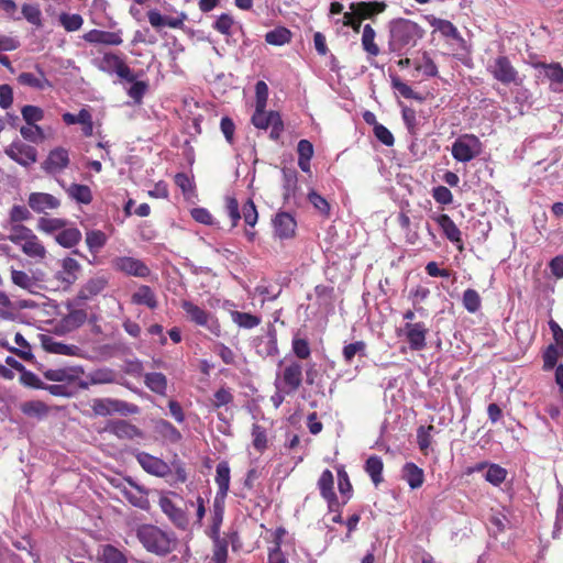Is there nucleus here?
<instances>
[{
    "mask_svg": "<svg viewBox=\"0 0 563 563\" xmlns=\"http://www.w3.org/2000/svg\"><path fill=\"white\" fill-rule=\"evenodd\" d=\"M135 536L147 552L162 558L176 551L179 545V539L173 530L152 523L140 525Z\"/></svg>",
    "mask_w": 563,
    "mask_h": 563,
    "instance_id": "obj_1",
    "label": "nucleus"
},
{
    "mask_svg": "<svg viewBox=\"0 0 563 563\" xmlns=\"http://www.w3.org/2000/svg\"><path fill=\"white\" fill-rule=\"evenodd\" d=\"M389 33L390 52L401 56L405 48L416 45L417 41L422 37L423 31L418 23L400 18L390 22Z\"/></svg>",
    "mask_w": 563,
    "mask_h": 563,
    "instance_id": "obj_2",
    "label": "nucleus"
},
{
    "mask_svg": "<svg viewBox=\"0 0 563 563\" xmlns=\"http://www.w3.org/2000/svg\"><path fill=\"white\" fill-rule=\"evenodd\" d=\"M489 75L503 85H521L522 80L519 77V71L512 65L508 56L499 55L490 60L486 67Z\"/></svg>",
    "mask_w": 563,
    "mask_h": 563,
    "instance_id": "obj_3",
    "label": "nucleus"
},
{
    "mask_svg": "<svg viewBox=\"0 0 563 563\" xmlns=\"http://www.w3.org/2000/svg\"><path fill=\"white\" fill-rule=\"evenodd\" d=\"M303 379V368L301 363L298 361H290L282 371L280 375H277L275 385L277 390L285 393L286 395L295 394L301 386Z\"/></svg>",
    "mask_w": 563,
    "mask_h": 563,
    "instance_id": "obj_4",
    "label": "nucleus"
},
{
    "mask_svg": "<svg viewBox=\"0 0 563 563\" xmlns=\"http://www.w3.org/2000/svg\"><path fill=\"white\" fill-rule=\"evenodd\" d=\"M483 151L481 140L474 134H463L452 144V156L455 161L467 163L477 157Z\"/></svg>",
    "mask_w": 563,
    "mask_h": 563,
    "instance_id": "obj_5",
    "label": "nucleus"
},
{
    "mask_svg": "<svg viewBox=\"0 0 563 563\" xmlns=\"http://www.w3.org/2000/svg\"><path fill=\"white\" fill-rule=\"evenodd\" d=\"M181 309L186 312L188 319L197 325L206 327L211 333L219 336L221 333V325L219 321L207 310L195 305L190 300H183L180 303Z\"/></svg>",
    "mask_w": 563,
    "mask_h": 563,
    "instance_id": "obj_6",
    "label": "nucleus"
},
{
    "mask_svg": "<svg viewBox=\"0 0 563 563\" xmlns=\"http://www.w3.org/2000/svg\"><path fill=\"white\" fill-rule=\"evenodd\" d=\"M252 123L255 128L262 130H266L271 126L272 130L269 133V137L275 141H277L280 137V134L284 131V122L282 120L279 112H266L265 108H255V111L252 115Z\"/></svg>",
    "mask_w": 563,
    "mask_h": 563,
    "instance_id": "obj_7",
    "label": "nucleus"
},
{
    "mask_svg": "<svg viewBox=\"0 0 563 563\" xmlns=\"http://www.w3.org/2000/svg\"><path fill=\"white\" fill-rule=\"evenodd\" d=\"M111 266L115 272L125 276L147 278L151 275L147 264L133 256H117L111 261Z\"/></svg>",
    "mask_w": 563,
    "mask_h": 563,
    "instance_id": "obj_8",
    "label": "nucleus"
},
{
    "mask_svg": "<svg viewBox=\"0 0 563 563\" xmlns=\"http://www.w3.org/2000/svg\"><path fill=\"white\" fill-rule=\"evenodd\" d=\"M93 412L97 416H109L113 412H119L121 415H136L139 412V407L134 404H130L119 399H95L91 406Z\"/></svg>",
    "mask_w": 563,
    "mask_h": 563,
    "instance_id": "obj_9",
    "label": "nucleus"
},
{
    "mask_svg": "<svg viewBox=\"0 0 563 563\" xmlns=\"http://www.w3.org/2000/svg\"><path fill=\"white\" fill-rule=\"evenodd\" d=\"M69 164V151L65 147L57 146L48 152L46 158L41 164V168L47 175L54 176L64 172Z\"/></svg>",
    "mask_w": 563,
    "mask_h": 563,
    "instance_id": "obj_10",
    "label": "nucleus"
},
{
    "mask_svg": "<svg viewBox=\"0 0 563 563\" xmlns=\"http://www.w3.org/2000/svg\"><path fill=\"white\" fill-rule=\"evenodd\" d=\"M100 69L106 73H115L126 81H134L135 76L123 58L114 53H106L100 60Z\"/></svg>",
    "mask_w": 563,
    "mask_h": 563,
    "instance_id": "obj_11",
    "label": "nucleus"
},
{
    "mask_svg": "<svg viewBox=\"0 0 563 563\" xmlns=\"http://www.w3.org/2000/svg\"><path fill=\"white\" fill-rule=\"evenodd\" d=\"M5 154L14 162L22 166H30L37 159V151L35 147L21 143L14 142L7 150Z\"/></svg>",
    "mask_w": 563,
    "mask_h": 563,
    "instance_id": "obj_12",
    "label": "nucleus"
},
{
    "mask_svg": "<svg viewBox=\"0 0 563 563\" xmlns=\"http://www.w3.org/2000/svg\"><path fill=\"white\" fill-rule=\"evenodd\" d=\"M135 457L142 468L148 474L166 477L172 473L170 466L159 457L153 456L146 452H139Z\"/></svg>",
    "mask_w": 563,
    "mask_h": 563,
    "instance_id": "obj_13",
    "label": "nucleus"
},
{
    "mask_svg": "<svg viewBox=\"0 0 563 563\" xmlns=\"http://www.w3.org/2000/svg\"><path fill=\"white\" fill-rule=\"evenodd\" d=\"M404 330L410 350L421 351L427 346L428 328L423 322H407Z\"/></svg>",
    "mask_w": 563,
    "mask_h": 563,
    "instance_id": "obj_14",
    "label": "nucleus"
},
{
    "mask_svg": "<svg viewBox=\"0 0 563 563\" xmlns=\"http://www.w3.org/2000/svg\"><path fill=\"white\" fill-rule=\"evenodd\" d=\"M29 207L36 213H47L60 207V200L48 192H31L27 198Z\"/></svg>",
    "mask_w": 563,
    "mask_h": 563,
    "instance_id": "obj_15",
    "label": "nucleus"
},
{
    "mask_svg": "<svg viewBox=\"0 0 563 563\" xmlns=\"http://www.w3.org/2000/svg\"><path fill=\"white\" fill-rule=\"evenodd\" d=\"M147 19L152 27L161 30L164 26L170 29H183L184 23L187 20L185 12L178 13L176 16H165L157 9H152L146 13Z\"/></svg>",
    "mask_w": 563,
    "mask_h": 563,
    "instance_id": "obj_16",
    "label": "nucleus"
},
{
    "mask_svg": "<svg viewBox=\"0 0 563 563\" xmlns=\"http://www.w3.org/2000/svg\"><path fill=\"white\" fill-rule=\"evenodd\" d=\"M435 222L442 230L444 236L456 245V249L462 252L464 250V244L462 240V232L454 223V221L446 213H441L434 218Z\"/></svg>",
    "mask_w": 563,
    "mask_h": 563,
    "instance_id": "obj_17",
    "label": "nucleus"
},
{
    "mask_svg": "<svg viewBox=\"0 0 563 563\" xmlns=\"http://www.w3.org/2000/svg\"><path fill=\"white\" fill-rule=\"evenodd\" d=\"M104 431L112 433L122 440H132L142 438L143 432L134 424L126 420H111L107 423Z\"/></svg>",
    "mask_w": 563,
    "mask_h": 563,
    "instance_id": "obj_18",
    "label": "nucleus"
},
{
    "mask_svg": "<svg viewBox=\"0 0 563 563\" xmlns=\"http://www.w3.org/2000/svg\"><path fill=\"white\" fill-rule=\"evenodd\" d=\"M82 38L91 44H103L111 46L121 45L123 42L121 30L110 32L92 29L85 33Z\"/></svg>",
    "mask_w": 563,
    "mask_h": 563,
    "instance_id": "obj_19",
    "label": "nucleus"
},
{
    "mask_svg": "<svg viewBox=\"0 0 563 563\" xmlns=\"http://www.w3.org/2000/svg\"><path fill=\"white\" fill-rule=\"evenodd\" d=\"M159 507L168 519L179 529L185 530L188 527V517L185 510L177 507L176 504L168 497L159 499Z\"/></svg>",
    "mask_w": 563,
    "mask_h": 563,
    "instance_id": "obj_20",
    "label": "nucleus"
},
{
    "mask_svg": "<svg viewBox=\"0 0 563 563\" xmlns=\"http://www.w3.org/2000/svg\"><path fill=\"white\" fill-rule=\"evenodd\" d=\"M274 232L282 239H291L295 235L297 222L295 218L288 212H279L273 220Z\"/></svg>",
    "mask_w": 563,
    "mask_h": 563,
    "instance_id": "obj_21",
    "label": "nucleus"
},
{
    "mask_svg": "<svg viewBox=\"0 0 563 563\" xmlns=\"http://www.w3.org/2000/svg\"><path fill=\"white\" fill-rule=\"evenodd\" d=\"M36 74L34 73H21L16 80L20 85L31 87L37 90H44L52 88V82L47 79L43 68L37 64L35 65Z\"/></svg>",
    "mask_w": 563,
    "mask_h": 563,
    "instance_id": "obj_22",
    "label": "nucleus"
},
{
    "mask_svg": "<svg viewBox=\"0 0 563 563\" xmlns=\"http://www.w3.org/2000/svg\"><path fill=\"white\" fill-rule=\"evenodd\" d=\"M80 269L81 266L77 260L65 257L62 260V269L56 273V278L64 288H68L77 280Z\"/></svg>",
    "mask_w": 563,
    "mask_h": 563,
    "instance_id": "obj_23",
    "label": "nucleus"
},
{
    "mask_svg": "<svg viewBox=\"0 0 563 563\" xmlns=\"http://www.w3.org/2000/svg\"><path fill=\"white\" fill-rule=\"evenodd\" d=\"M108 285V279L102 276L89 278L78 290L77 299L87 301L101 294Z\"/></svg>",
    "mask_w": 563,
    "mask_h": 563,
    "instance_id": "obj_24",
    "label": "nucleus"
},
{
    "mask_svg": "<svg viewBox=\"0 0 563 563\" xmlns=\"http://www.w3.org/2000/svg\"><path fill=\"white\" fill-rule=\"evenodd\" d=\"M387 8L384 1H361L353 2L350 5L352 11H356V14L363 20L374 19L377 14L383 13Z\"/></svg>",
    "mask_w": 563,
    "mask_h": 563,
    "instance_id": "obj_25",
    "label": "nucleus"
},
{
    "mask_svg": "<svg viewBox=\"0 0 563 563\" xmlns=\"http://www.w3.org/2000/svg\"><path fill=\"white\" fill-rule=\"evenodd\" d=\"M131 303L146 306L148 309H156L158 306L157 297L153 289L147 285H141L131 296Z\"/></svg>",
    "mask_w": 563,
    "mask_h": 563,
    "instance_id": "obj_26",
    "label": "nucleus"
},
{
    "mask_svg": "<svg viewBox=\"0 0 563 563\" xmlns=\"http://www.w3.org/2000/svg\"><path fill=\"white\" fill-rule=\"evenodd\" d=\"M402 479L407 482L411 489L420 488L424 483V472L413 462H407L402 466Z\"/></svg>",
    "mask_w": 563,
    "mask_h": 563,
    "instance_id": "obj_27",
    "label": "nucleus"
},
{
    "mask_svg": "<svg viewBox=\"0 0 563 563\" xmlns=\"http://www.w3.org/2000/svg\"><path fill=\"white\" fill-rule=\"evenodd\" d=\"M224 500L225 498L214 497L211 514V525L209 527L208 533L210 538H218L220 536V530L224 517Z\"/></svg>",
    "mask_w": 563,
    "mask_h": 563,
    "instance_id": "obj_28",
    "label": "nucleus"
},
{
    "mask_svg": "<svg viewBox=\"0 0 563 563\" xmlns=\"http://www.w3.org/2000/svg\"><path fill=\"white\" fill-rule=\"evenodd\" d=\"M87 317L85 309H73L60 319L59 325L63 331L70 332L80 328L86 322Z\"/></svg>",
    "mask_w": 563,
    "mask_h": 563,
    "instance_id": "obj_29",
    "label": "nucleus"
},
{
    "mask_svg": "<svg viewBox=\"0 0 563 563\" xmlns=\"http://www.w3.org/2000/svg\"><path fill=\"white\" fill-rule=\"evenodd\" d=\"M216 483L218 485L216 497L225 498L230 487V466L227 461L218 463L216 470Z\"/></svg>",
    "mask_w": 563,
    "mask_h": 563,
    "instance_id": "obj_30",
    "label": "nucleus"
},
{
    "mask_svg": "<svg viewBox=\"0 0 563 563\" xmlns=\"http://www.w3.org/2000/svg\"><path fill=\"white\" fill-rule=\"evenodd\" d=\"M21 412L29 418L44 419L49 413V407L42 400H29L20 405Z\"/></svg>",
    "mask_w": 563,
    "mask_h": 563,
    "instance_id": "obj_31",
    "label": "nucleus"
},
{
    "mask_svg": "<svg viewBox=\"0 0 563 563\" xmlns=\"http://www.w3.org/2000/svg\"><path fill=\"white\" fill-rule=\"evenodd\" d=\"M145 386L153 393L165 396L167 390V378L163 373L152 372L144 375Z\"/></svg>",
    "mask_w": 563,
    "mask_h": 563,
    "instance_id": "obj_32",
    "label": "nucleus"
},
{
    "mask_svg": "<svg viewBox=\"0 0 563 563\" xmlns=\"http://www.w3.org/2000/svg\"><path fill=\"white\" fill-rule=\"evenodd\" d=\"M298 166L305 172H310V161L313 156V145L308 140H300L297 144Z\"/></svg>",
    "mask_w": 563,
    "mask_h": 563,
    "instance_id": "obj_33",
    "label": "nucleus"
},
{
    "mask_svg": "<svg viewBox=\"0 0 563 563\" xmlns=\"http://www.w3.org/2000/svg\"><path fill=\"white\" fill-rule=\"evenodd\" d=\"M81 232L79 229L73 228H64L60 232H58L55 236V241L65 249H70L76 246L81 241Z\"/></svg>",
    "mask_w": 563,
    "mask_h": 563,
    "instance_id": "obj_34",
    "label": "nucleus"
},
{
    "mask_svg": "<svg viewBox=\"0 0 563 563\" xmlns=\"http://www.w3.org/2000/svg\"><path fill=\"white\" fill-rule=\"evenodd\" d=\"M20 247L25 255L32 258L43 260L47 253L45 246L35 234H32Z\"/></svg>",
    "mask_w": 563,
    "mask_h": 563,
    "instance_id": "obj_35",
    "label": "nucleus"
},
{
    "mask_svg": "<svg viewBox=\"0 0 563 563\" xmlns=\"http://www.w3.org/2000/svg\"><path fill=\"white\" fill-rule=\"evenodd\" d=\"M99 560L102 563H129L125 553L112 544L101 547Z\"/></svg>",
    "mask_w": 563,
    "mask_h": 563,
    "instance_id": "obj_36",
    "label": "nucleus"
},
{
    "mask_svg": "<svg viewBox=\"0 0 563 563\" xmlns=\"http://www.w3.org/2000/svg\"><path fill=\"white\" fill-rule=\"evenodd\" d=\"M364 468L375 486L383 482L384 463L382 457L377 455L369 456L365 462Z\"/></svg>",
    "mask_w": 563,
    "mask_h": 563,
    "instance_id": "obj_37",
    "label": "nucleus"
},
{
    "mask_svg": "<svg viewBox=\"0 0 563 563\" xmlns=\"http://www.w3.org/2000/svg\"><path fill=\"white\" fill-rule=\"evenodd\" d=\"M156 432L170 443H178L181 440L180 431L169 421L161 419L155 424Z\"/></svg>",
    "mask_w": 563,
    "mask_h": 563,
    "instance_id": "obj_38",
    "label": "nucleus"
},
{
    "mask_svg": "<svg viewBox=\"0 0 563 563\" xmlns=\"http://www.w3.org/2000/svg\"><path fill=\"white\" fill-rule=\"evenodd\" d=\"M85 241L89 252L97 254L107 244L108 236L101 230H89L86 232Z\"/></svg>",
    "mask_w": 563,
    "mask_h": 563,
    "instance_id": "obj_39",
    "label": "nucleus"
},
{
    "mask_svg": "<svg viewBox=\"0 0 563 563\" xmlns=\"http://www.w3.org/2000/svg\"><path fill=\"white\" fill-rule=\"evenodd\" d=\"M232 321L243 329H253L261 324L262 319L258 316L241 312L238 310H233L230 312Z\"/></svg>",
    "mask_w": 563,
    "mask_h": 563,
    "instance_id": "obj_40",
    "label": "nucleus"
},
{
    "mask_svg": "<svg viewBox=\"0 0 563 563\" xmlns=\"http://www.w3.org/2000/svg\"><path fill=\"white\" fill-rule=\"evenodd\" d=\"M66 192L79 203L89 205L92 201V192L87 185L71 184Z\"/></svg>",
    "mask_w": 563,
    "mask_h": 563,
    "instance_id": "obj_41",
    "label": "nucleus"
},
{
    "mask_svg": "<svg viewBox=\"0 0 563 563\" xmlns=\"http://www.w3.org/2000/svg\"><path fill=\"white\" fill-rule=\"evenodd\" d=\"M291 350L295 356L299 360L306 361L311 356L309 341L306 338L300 336L299 332L292 336Z\"/></svg>",
    "mask_w": 563,
    "mask_h": 563,
    "instance_id": "obj_42",
    "label": "nucleus"
},
{
    "mask_svg": "<svg viewBox=\"0 0 563 563\" xmlns=\"http://www.w3.org/2000/svg\"><path fill=\"white\" fill-rule=\"evenodd\" d=\"M375 30L369 24H365L362 34V46L363 49L371 56H377L379 54V47L375 43Z\"/></svg>",
    "mask_w": 563,
    "mask_h": 563,
    "instance_id": "obj_43",
    "label": "nucleus"
},
{
    "mask_svg": "<svg viewBox=\"0 0 563 563\" xmlns=\"http://www.w3.org/2000/svg\"><path fill=\"white\" fill-rule=\"evenodd\" d=\"M43 346L47 352L55 353V354H62V355H74L75 350L78 347L75 345H67L62 342L55 341L51 336H44L42 340Z\"/></svg>",
    "mask_w": 563,
    "mask_h": 563,
    "instance_id": "obj_44",
    "label": "nucleus"
},
{
    "mask_svg": "<svg viewBox=\"0 0 563 563\" xmlns=\"http://www.w3.org/2000/svg\"><path fill=\"white\" fill-rule=\"evenodd\" d=\"M336 473H338V482H339L338 488H339L340 494L343 497V504H346L352 497L353 486L351 484L349 474L344 470V466H342V465L339 466L336 470Z\"/></svg>",
    "mask_w": 563,
    "mask_h": 563,
    "instance_id": "obj_45",
    "label": "nucleus"
},
{
    "mask_svg": "<svg viewBox=\"0 0 563 563\" xmlns=\"http://www.w3.org/2000/svg\"><path fill=\"white\" fill-rule=\"evenodd\" d=\"M290 40L291 32L284 26L276 27L267 32L265 35L266 43L275 46H282L284 44H287L290 42Z\"/></svg>",
    "mask_w": 563,
    "mask_h": 563,
    "instance_id": "obj_46",
    "label": "nucleus"
},
{
    "mask_svg": "<svg viewBox=\"0 0 563 563\" xmlns=\"http://www.w3.org/2000/svg\"><path fill=\"white\" fill-rule=\"evenodd\" d=\"M252 444L258 453H263L268 446L267 431L258 423L252 426Z\"/></svg>",
    "mask_w": 563,
    "mask_h": 563,
    "instance_id": "obj_47",
    "label": "nucleus"
},
{
    "mask_svg": "<svg viewBox=\"0 0 563 563\" xmlns=\"http://www.w3.org/2000/svg\"><path fill=\"white\" fill-rule=\"evenodd\" d=\"M67 224V221L60 218L41 217L37 221V229L45 233L60 232Z\"/></svg>",
    "mask_w": 563,
    "mask_h": 563,
    "instance_id": "obj_48",
    "label": "nucleus"
},
{
    "mask_svg": "<svg viewBox=\"0 0 563 563\" xmlns=\"http://www.w3.org/2000/svg\"><path fill=\"white\" fill-rule=\"evenodd\" d=\"M34 232L23 224H11L8 239L15 245H22Z\"/></svg>",
    "mask_w": 563,
    "mask_h": 563,
    "instance_id": "obj_49",
    "label": "nucleus"
},
{
    "mask_svg": "<svg viewBox=\"0 0 563 563\" xmlns=\"http://www.w3.org/2000/svg\"><path fill=\"white\" fill-rule=\"evenodd\" d=\"M431 25L439 31L443 36L452 40L461 38L460 32L456 26L449 20L433 19Z\"/></svg>",
    "mask_w": 563,
    "mask_h": 563,
    "instance_id": "obj_50",
    "label": "nucleus"
},
{
    "mask_svg": "<svg viewBox=\"0 0 563 563\" xmlns=\"http://www.w3.org/2000/svg\"><path fill=\"white\" fill-rule=\"evenodd\" d=\"M11 279L14 285L32 292L37 286L35 278L23 271L12 269Z\"/></svg>",
    "mask_w": 563,
    "mask_h": 563,
    "instance_id": "obj_51",
    "label": "nucleus"
},
{
    "mask_svg": "<svg viewBox=\"0 0 563 563\" xmlns=\"http://www.w3.org/2000/svg\"><path fill=\"white\" fill-rule=\"evenodd\" d=\"M318 489L320 492V495L322 498L335 494L334 492V477L330 470H324L318 482H317Z\"/></svg>",
    "mask_w": 563,
    "mask_h": 563,
    "instance_id": "obj_52",
    "label": "nucleus"
},
{
    "mask_svg": "<svg viewBox=\"0 0 563 563\" xmlns=\"http://www.w3.org/2000/svg\"><path fill=\"white\" fill-rule=\"evenodd\" d=\"M213 541L212 549V563H227L228 560V541L220 536L218 538H211Z\"/></svg>",
    "mask_w": 563,
    "mask_h": 563,
    "instance_id": "obj_53",
    "label": "nucleus"
},
{
    "mask_svg": "<svg viewBox=\"0 0 563 563\" xmlns=\"http://www.w3.org/2000/svg\"><path fill=\"white\" fill-rule=\"evenodd\" d=\"M136 492L133 490H123L124 498L133 506L139 507L141 509H147L150 507V501L146 497L144 490H142L139 486H135Z\"/></svg>",
    "mask_w": 563,
    "mask_h": 563,
    "instance_id": "obj_54",
    "label": "nucleus"
},
{
    "mask_svg": "<svg viewBox=\"0 0 563 563\" xmlns=\"http://www.w3.org/2000/svg\"><path fill=\"white\" fill-rule=\"evenodd\" d=\"M507 470L499 464L490 463L485 474V479L494 486H499L507 477Z\"/></svg>",
    "mask_w": 563,
    "mask_h": 563,
    "instance_id": "obj_55",
    "label": "nucleus"
},
{
    "mask_svg": "<svg viewBox=\"0 0 563 563\" xmlns=\"http://www.w3.org/2000/svg\"><path fill=\"white\" fill-rule=\"evenodd\" d=\"M462 302L464 308L471 313L477 312L482 306L479 294L472 288H468L463 292Z\"/></svg>",
    "mask_w": 563,
    "mask_h": 563,
    "instance_id": "obj_56",
    "label": "nucleus"
},
{
    "mask_svg": "<svg viewBox=\"0 0 563 563\" xmlns=\"http://www.w3.org/2000/svg\"><path fill=\"white\" fill-rule=\"evenodd\" d=\"M59 23L67 32H75L78 31L82 24L84 19L80 14L74 13L69 14L66 12L60 13L59 15Z\"/></svg>",
    "mask_w": 563,
    "mask_h": 563,
    "instance_id": "obj_57",
    "label": "nucleus"
},
{
    "mask_svg": "<svg viewBox=\"0 0 563 563\" xmlns=\"http://www.w3.org/2000/svg\"><path fill=\"white\" fill-rule=\"evenodd\" d=\"M43 376L47 380L58 383H71L76 378L71 371L67 368L47 369L43 373Z\"/></svg>",
    "mask_w": 563,
    "mask_h": 563,
    "instance_id": "obj_58",
    "label": "nucleus"
},
{
    "mask_svg": "<svg viewBox=\"0 0 563 563\" xmlns=\"http://www.w3.org/2000/svg\"><path fill=\"white\" fill-rule=\"evenodd\" d=\"M22 15L24 19L35 25L36 27L42 26V12L36 4H23L21 8Z\"/></svg>",
    "mask_w": 563,
    "mask_h": 563,
    "instance_id": "obj_59",
    "label": "nucleus"
},
{
    "mask_svg": "<svg viewBox=\"0 0 563 563\" xmlns=\"http://www.w3.org/2000/svg\"><path fill=\"white\" fill-rule=\"evenodd\" d=\"M562 355H563V350L560 346L550 344L543 354V369H545V371L552 369L556 365L558 360Z\"/></svg>",
    "mask_w": 563,
    "mask_h": 563,
    "instance_id": "obj_60",
    "label": "nucleus"
},
{
    "mask_svg": "<svg viewBox=\"0 0 563 563\" xmlns=\"http://www.w3.org/2000/svg\"><path fill=\"white\" fill-rule=\"evenodd\" d=\"M434 429L432 424L424 427L420 426L417 429V443L420 449V451L423 454H428V449L431 445V431Z\"/></svg>",
    "mask_w": 563,
    "mask_h": 563,
    "instance_id": "obj_61",
    "label": "nucleus"
},
{
    "mask_svg": "<svg viewBox=\"0 0 563 563\" xmlns=\"http://www.w3.org/2000/svg\"><path fill=\"white\" fill-rule=\"evenodd\" d=\"M365 351L366 343L364 341H356L344 345L342 355L346 363H351L356 354L365 355Z\"/></svg>",
    "mask_w": 563,
    "mask_h": 563,
    "instance_id": "obj_62",
    "label": "nucleus"
},
{
    "mask_svg": "<svg viewBox=\"0 0 563 563\" xmlns=\"http://www.w3.org/2000/svg\"><path fill=\"white\" fill-rule=\"evenodd\" d=\"M174 183L184 195L192 194L196 188L194 177H190L186 173H177L174 176Z\"/></svg>",
    "mask_w": 563,
    "mask_h": 563,
    "instance_id": "obj_63",
    "label": "nucleus"
},
{
    "mask_svg": "<svg viewBox=\"0 0 563 563\" xmlns=\"http://www.w3.org/2000/svg\"><path fill=\"white\" fill-rule=\"evenodd\" d=\"M24 121L29 124H35L44 118V111L36 106L26 104L21 110Z\"/></svg>",
    "mask_w": 563,
    "mask_h": 563,
    "instance_id": "obj_64",
    "label": "nucleus"
}]
</instances>
